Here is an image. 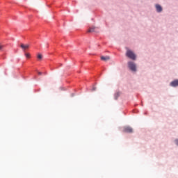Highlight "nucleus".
Returning a JSON list of instances; mask_svg holds the SVG:
<instances>
[{
    "instance_id": "obj_14",
    "label": "nucleus",
    "mask_w": 178,
    "mask_h": 178,
    "mask_svg": "<svg viewBox=\"0 0 178 178\" xmlns=\"http://www.w3.org/2000/svg\"><path fill=\"white\" fill-rule=\"evenodd\" d=\"M38 74H40L41 76V74H42V73L41 72H38Z\"/></svg>"
},
{
    "instance_id": "obj_3",
    "label": "nucleus",
    "mask_w": 178,
    "mask_h": 178,
    "mask_svg": "<svg viewBox=\"0 0 178 178\" xmlns=\"http://www.w3.org/2000/svg\"><path fill=\"white\" fill-rule=\"evenodd\" d=\"M154 9L156 13H162L163 12V7L159 3L154 4Z\"/></svg>"
},
{
    "instance_id": "obj_1",
    "label": "nucleus",
    "mask_w": 178,
    "mask_h": 178,
    "mask_svg": "<svg viewBox=\"0 0 178 178\" xmlns=\"http://www.w3.org/2000/svg\"><path fill=\"white\" fill-rule=\"evenodd\" d=\"M127 67L132 74H136L138 72V65L136 64V60L127 61Z\"/></svg>"
},
{
    "instance_id": "obj_13",
    "label": "nucleus",
    "mask_w": 178,
    "mask_h": 178,
    "mask_svg": "<svg viewBox=\"0 0 178 178\" xmlns=\"http://www.w3.org/2000/svg\"><path fill=\"white\" fill-rule=\"evenodd\" d=\"M3 46H2V45L0 44V49H1V48H3Z\"/></svg>"
},
{
    "instance_id": "obj_7",
    "label": "nucleus",
    "mask_w": 178,
    "mask_h": 178,
    "mask_svg": "<svg viewBox=\"0 0 178 178\" xmlns=\"http://www.w3.org/2000/svg\"><path fill=\"white\" fill-rule=\"evenodd\" d=\"M101 59H102V60H104V62H106L111 59V57H109V56H102L101 57Z\"/></svg>"
},
{
    "instance_id": "obj_10",
    "label": "nucleus",
    "mask_w": 178,
    "mask_h": 178,
    "mask_svg": "<svg viewBox=\"0 0 178 178\" xmlns=\"http://www.w3.org/2000/svg\"><path fill=\"white\" fill-rule=\"evenodd\" d=\"M38 59H42V54H38Z\"/></svg>"
},
{
    "instance_id": "obj_2",
    "label": "nucleus",
    "mask_w": 178,
    "mask_h": 178,
    "mask_svg": "<svg viewBox=\"0 0 178 178\" xmlns=\"http://www.w3.org/2000/svg\"><path fill=\"white\" fill-rule=\"evenodd\" d=\"M125 49V56L128 58V59H131V60H137L138 56H137V54H136V51L129 47H126Z\"/></svg>"
},
{
    "instance_id": "obj_9",
    "label": "nucleus",
    "mask_w": 178,
    "mask_h": 178,
    "mask_svg": "<svg viewBox=\"0 0 178 178\" xmlns=\"http://www.w3.org/2000/svg\"><path fill=\"white\" fill-rule=\"evenodd\" d=\"M119 97H120V92H117L114 95V98H115V99H118V98H119Z\"/></svg>"
},
{
    "instance_id": "obj_11",
    "label": "nucleus",
    "mask_w": 178,
    "mask_h": 178,
    "mask_svg": "<svg viewBox=\"0 0 178 178\" xmlns=\"http://www.w3.org/2000/svg\"><path fill=\"white\" fill-rule=\"evenodd\" d=\"M25 56H26V58H30V54L25 53Z\"/></svg>"
},
{
    "instance_id": "obj_6",
    "label": "nucleus",
    "mask_w": 178,
    "mask_h": 178,
    "mask_svg": "<svg viewBox=\"0 0 178 178\" xmlns=\"http://www.w3.org/2000/svg\"><path fill=\"white\" fill-rule=\"evenodd\" d=\"M20 47H21L22 49H23V51H24V50L29 49V47H30V45H29V44H20Z\"/></svg>"
},
{
    "instance_id": "obj_5",
    "label": "nucleus",
    "mask_w": 178,
    "mask_h": 178,
    "mask_svg": "<svg viewBox=\"0 0 178 178\" xmlns=\"http://www.w3.org/2000/svg\"><path fill=\"white\" fill-rule=\"evenodd\" d=\"M124 133H129V134H131V133L134 132V129L130 126H125L124 127L123 129Z\"/></svg>"
},
{
    "instance_id": "obj_4",
    "label": "nucleus",
    "mask_w": 178,
    "mask_h": 178,
    "mask_svg": "<svg viewBox=\"0 0 178 178\" xmlns=\"http://www.w3.org/2000/svg\"><path fill=\"white\" fill-rule=\"evenodd\" d=\"M169 87H170V88H178V79L172 80L169 83Z\"/></svg>"
},
{
    "instance_id": "obj_8",
    "label": "nucleus",
    "mask_w": 178,
    "mask_h": 178,
    "mask_svg": "<svg viewBox=\"0 0 178 178\" xmlns=\"http://www.w3.org/2000/svg\"><path fill=\"white\" fill-rule=\"evenodd\" d=\"M88 33H95V27L92 26L88 30Z\"/></svg>"
},
{
    "instance_id": "obj_12",
    "label": "nucleus",
    "mask_w": 178,
    "mask_h": 178,
    "mask_svg": "<svg viewBox=\"0 0 178 178\" xmlns=\"http://www.w3.org/2000/svg\"><path fill=\"white\" fill-rule=\"evenodd\" d=\"M95 90H96V88H95V87H93V88H92V90H93V91H95Z\"/></svg>"
}]
</instances>
